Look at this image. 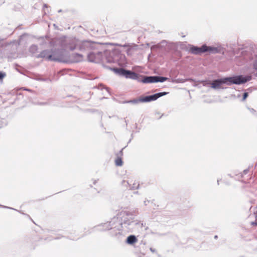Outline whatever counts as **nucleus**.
Returning <instances> with one entry per match:
<instances>
[{"label": "nucleus", "mask_w": 257, "mask_h": 257, "mask_svg": "<svg viewBox=\"0 0 257 257\" xmlns=\"http://www.w3.org/2000/svg\"><path fill=\"white\" fill-rule=\"evenodd\" d=\"M138 214L137 209L122 210L119 212L116 217H113L109 221L101 223L94 227L95 230H110L111 236L119 237L127 233L132 232L134 225L141 227L144 226L143 223L136 219Z\"/></svg>", "instance_id": "1"}, {"label": "nucleus", "mask_w": 257, "mask_h": 257, "mask_svg": "<svg viewBox=\"0 0 257 257\" xmlns=\"http://www.w3.org/2000/svg\"><path fill=\"white\" fill-rule=\"evenodd\" d=\"M250 79V76H243L242 75L218 79L214 80L211 82V88L214 89H223L221 86L223 84H227V85H230L231 84L239 85L249 81Z\"/></svg>", "instance_id": "2"}, {"label": "nucleus", "mask_w": 257, "mask_h": 257, "mask_svg": "<svg viewBox=\"0 0 257 257\" xmlns=\"http://www.w3.org/2000/svg\"><path fill=\"white\" fill-rule=\"evenodd\" d=\"M168 94V92H162L155 93L153 95H148L146 96H140L139 98L134 99L126 100L122 102V103H130L133 105H138L140 103H145L155 101L158 98L164 96Z\"/></svg>", "instance_id": "3"}, {"label": "nucleus", "mask_w": 257, "mask_h": 257, "mask_svg": "<svg viewBox=\"0 0 257 257\" xmlns=\"http://www.w3.org/2000/svg\"><path fill=\"white\" fill-rule=\"evenodd\" d=\"M115 71L120 76H123L126 78L135 80L139 82L140 75L134 72L123 68L116 69Z\"/></svg>", "instance_id": "4"}, {"label": "nucleus", "mask_w": 257, "mask_h": 257, "mask_svg": "<svg viewBox=\"0 0 257 257\" xmlns=\"http://www.w3.org/2000/svg\"><path fill=\"white\" fill-rule=\"evenodd\" d=\"M65 42H66V44H62V47L64 48H68L71 51L78 48L79 40L77 39L76 38L71 37L65 38Z\"/></svg>", "instance_id": "5"}, {"label": "nucleus", "mask_w": 257, "mask_h": 257, "mask_svg": "<svg viewBox=\"0 0 257 257\" xmlns=\"http://www.w3.org/2000/svg\"><path fill=\"white\" fill-rule=\"evenodd\" d=\"M205 52H209V54H224V48L221 45H217L216 46H208L204 44Z\"/></svg>", "instance_id": "6"}, {"label": "nucleus", "mask_w": 257, "mask_h": 257, "mask_svg": "<svg viewBox=\"0 0 257 257\" xmlns=\"http://www.w3.org/2000/svg\"><path fill=\"white\" fill-rule=\"evenodd\" d=\"M103 54L101 52H90L87 55L88 60L89 62L99 63L102 59Z\"/></svg>", "instance_id": "7"}, {"label": "nucleus", "mask_w": 257, "mask_h": 257, "mask_svg": "<svg viewBox=\"0 0 257 257\" xmlns=\"http://www.w3.org/2000/svg\"><path fill=\"white\" fill-rule=\"evenodd\" d=\"M62 60L61 52L59 49H51V55L49 56V60L61 61Z\"/></svg>", "instance_id": "8"}, {"label": "nucleus", "mask_w": 257, "mask_h": 257, "mask_svg": "<svg viewBox=\"0 0 257 257\" xmlns=\"http://www.w3.org/2000/svg\"><path fill=\"white\" fill-rule=\"evenodd\" d=\"M189 52L193 54L198 55L205 52L204 45L200 47L191 45L189 48Z\"/></svg>", "instance_id": "9"}, {"label": "nucleus", "mask_w": 257, "mask_h": 257, "mask_svg": "<svg viewBox=\"0 0 257 257\" xmlns=\"http://www.w3.org/2000/svg\"><path fill=\"white\" fill-rule=\"evenodd\" d=\"M92 43L88 41H81L79 40L78 49L80 51H85L91 48Z\"/></svg>", "instance_id": "10"}, {"label": "nucleus", "mask_w": 257, "mask_h": 257, "mask_svg": "<svg viewBox=\"0 0 257 257\" xmlns=\"http://www.w3.org/2000/svg\"><path fill=\"white\" fill-rule=\"evenodd\" d=\"M139 82L144 83H155V76H145L140 75Z\"/></svg>", "instance_id": "11"}, {"label": "nucleus", "mask_w": 257, "mask_h": 257, "mask_svg": "<svg viewBox=\"0 0 257 257\" xmlns=\"http://www.w3.org/2000/svg\"><path fill=\"white\" fill-rule=\"evenodd\" d=\"M250 60L252 61V67L253 68L257 71V51H254L251 54L249 57Z\"/></svg>", "instance_id": "12"}, {"label": "nucleus", "mask_w": 257, "mask_h": 257, "mask_svg": "<svg viewBox=\"0 0 257 257\" xmlns=\"http://www.w3.org/2000/svg\"><path fill=\"white\" fill-rule=\"evenodd\" d=\"M51 55V50H45L42 51L38 56L37 58H45L49 60V56Z\"/></svg>", "instance_id": "13"}, {"label": "nucleus", "mask_w": 257, "mask_h": 257, "mask_svg": "<svg viewBox=\"0 0 257 257\" xmlns=\"http://www.w3.org/2000/svg\"><path fill=\"white\" fill-rule=\"evenodd\" d=\"M137 241L138 239L136 236L134 235H131L127 237L125 242L128 244L132 245Z\"/></svg>", "instance_id": "14"}, {"label": "nucleus", "mask_w": 257, "mask_h": 257, "mask_svg": "<svg viewBox=\"0 0 257 257\" xmlns=\"http://www.w3.org/2000/svg\"><path fill=\"white\" fill-rule=\"evenodd\" d=\"M122 185L127 187H129L131 189H137L139 187V185L138 183H134L132 186L128 181L123 180L121 182Z\"/></svg>", "instance_id": "15"}, {"label": "nucleus", "mask_w": 257, "mask_h": 257, "mask_svg": "<svg viewBox=\"0 0 257 257\" xmlns=\"http://www.w3.org/2000/svg\"><path fill=\"white\" fill-rule=\"evenodd\" d=\"M168 78L165 77H162L159 76H155V83L156 82H163L167 80Z\"/></svg>", "instance_id": "16"}, {"label": "nucleus", "mask_w": 257, "mask_h": 257, "mask_svg": "<svg viewBox=\"0 0 257 257\" xmlns=\"http://www.w3.org/2000/svg\"><path fill=\"white\" fill-rule=\"evenodd\" d=\"M38 50V46L35 45H32L29 49L30 52L32 54H35Z\"/></svg>", "instance_id": "17"}, {"label": "nucleus", "mask_w": 257, "mask_h": 257, "mask_svg": "<svg viewBox=\"0 0 257 257\" xmlns=\"http://www.w3.org/2000/svg\"><path fill=\"white\" fill-rule=\"evenodd\" d=\"M123 162L122 159L120 157H117L116 159L115 160V164L117 166H121L122 165Z\"/></svg>", "instance_id": "18"}, {"label": "nucleus", "mask_w": 257, "mask_h": 257, "mask_svg": "<svg viewBox=\"0 0 257 257\" xmlns=\"http://www.w3.org/2000/svg\"><path fill=\"white\" fill-rule=\"evenodd\" d=\"M202 85L205 87H211V82L207 81H203L202 82Z\"/></svg>", "instance_id": "19"}, {"label": "nucleus", "mask_w": 257, "mask_h": 257, "mask_svg": "<svg viewBox=\"0 0 257 257\" xmlns=\"http://www.w3.org/2000/svg\"><path fill=\"white\" fill-rule=\"evenodd\" d=\"M6 125V123L4 119L0 118V128Z\"/></svg>", "instance_id": "20"}, {"label": "nucleus", "mask_w": 257, "mask_h": 257, "mask_svg": "<svg viewBox=\"0 0 257 257\" xmlns=\"http://www.w3.org/2000/svg\"><path fill=\"white\" fill-rule=\"evenodd\" d=\"M75 55L76 57H78V61H80L82 60V55L81 54L76 53Z\"/></svg>", "instance_id": "21"}, {"label": "nucleus", "mask_w": 257, "mask_h": 257, "mask_svg": "<svg viewBox=\"0 0 257 257\" xmlns=\"http://www.w3.org/2000/svg\"><path fill=\"white\" fill-rule=\"evenodd\" d=\"M248 96V92H244L243 94L242 100H244Z\"/></svg>", "instance_id": "22"}, {"label": "nucleus", "mask_w": 257, "mask_h": 257, "mask_svg": "<svg viewBox=\"0 0 257 257\" xmlns=\"http://www.w3.org/2000/svg\"><path fill=\"white\" fill-rule=\"evenodd\" d=\"M5 76L6 74L5 73L0 72V80L2 79Z\"/></svg>", "instance_id": "23"}, {"label": "nucleus", "mask_w": 257, "mask_h": 257, "mask_svg": "<svg viewBox=\"0 0 257 257\" xmlns=\"http://www.w3.org/2000/svg\"><path fill=\"white\" fill-rule=\"evenodd\" d=\"M251 224L252 225H257V215L256 216L255 221L254 222H251Z\"/></svg>", "instance_id": "24"}, {"label": "nucleus", "mask_w": 257, "mask_h": 257, "mask_svg": "<svg viewBox=\"0 0 257 257\" xmlns=\"http://www.w3.org/2000/svg\"><path fill=\"white\" fill-rule=\"evenodd\" d=\"M1 207H3V208H9V209H14V208H11V207H7L6 206H4V205H0Z\"/></svg>", "instance_id": "25"}, {"label": "nucleus", "mask_w": 257, "mask_h": 257, "mask_svg": "<svg viewBox=\"0 0 257 257\" xmlns=\"http://www.w3.org/2000/svg\"><path fill=\"white\" fill-rule=\"evenodd\" d=\"M150 201H149V200H145L144 201V204H145V205H146V206L147 205V204H148L147 203H150Z\"/></svg>", "instance_id": "26"}, {"label": "nucleus", "mask_w": 257, "mask_h": 257, "mask_svg": "<svg viewBox=\"0 0 257 257\" xmlns=\"http://www.w3.org/2000/svg\"><path fill=\"white\" fill-rule=\"evenodd\" d=\"M150 250L152 252H155L156 251V250L152 247H151L150 248Z\"/></svg>", "instance_id": "27"}, {"label": "nucleus", "mask_w": 257, "mask_h": 257, "mask_svg": "<svg viewBox=\"0 0 257 257\" xmlns=\"http://www.w3.org/2000/svg\"><path fill=\"white\" fill-rule=\"evenodd\" d=\"M248 171V170L247 169H246V170H244L243 171V173H244V174H247V173Z\"/></svg>", "instance_id": "28"}, {"label": "nucleus", "mask_w": 257, "mask_h": 257, "mask_svg": "<svg viewBox=\"0 0 257 257\" xmlns=\"http://www.w3.org/2000/svg\"><path fill=\"white\" fill-rule=\"evenodd\" d=\"M100 88L102 89L103 88H104V87H103V86L102 84H101L100 85Z\"/></svg>", "instance_id": "29"}, {"label": "nucleus", "mask_w": 257, "mask_h": 257, "mask_svg": "<svg viewBox=\"0 0 257 257\" xmlns=\"http://www.w3.org/2000/svg\"><path fill=\"white\" fill-rule=\"evenodd\" d=\"M130 50H131V49H128L127 50V53L128 54L129 53V52H130Z\"/></svg>", "instance_id": "30"}, {"label": "nucleus", "mask_w": 257, "mask_h": 257, "mask_svg": "<svg viewBox=\"0 0 257 257\" xmlns=\"http://www.w3.org/2000/svg\"><path fill=\"white\" fill-rule=\"evenodd\" d=\"M96 182H97V180H94V181H93V184H95L96 183Z\"/></svg>", "instance_id": "31"}, {"label": "nucleus", "mask_w": 257, "mask_h": 257, "mask_svg": "<svg viewBox=\"0 0 257 257\" xmlns=\"http://www.w3.org/2000/svg\"><path fill=\"white\" fill-rule=\"evenodd\" d=\"M122 46H123V47H127V45H123Z\"/></svg>", "instance_id": "32"}, {"label": "nucleus", "mask_w": 257, "mask_h": 257, "mask_svg": "<svg viewBox=\"0 0 257 257\" xmlns=\"http://www.w3.org/2000/svg\"><path fill=\"white\" fill-rule=\"evenodd\" d=\"M61 11H62V10H60L58 11V13H60Z\"/></svg>", "instance_id": "33"}, {"label": "nucleus", "mask_w": 257, "mask_h": 257, "mask_svg": "<svg viewBox=\"0 0 257 257\" xmlns=\"http://www.w3.org/2000/svg\"><path fill=\"white\" fill-rule=\"evenodd\" d=\"M214 238H217V235H215V236H214Z\"/></svg>", "instance_id": "34"}, {"label": "nucleus", "mask_w": 257, "mask_h": 257, "mask_svg": "<svg viewBox=\"0 0 257 257\" xmlns=\"http://www.w3.org/2000/svg\"><path fill=\"white\" fill-rule=\"evenodd\" d=\"M217 183L219 184V180H217Z\"/></svg>", "instance_id": "35"}, {"label": "nucleus", "mask_w": 257, "mask_h": 257, "mask_svg": "<svg viewBox=\"0 0 257 257\" xmlns=\"http://www.w3.org/2000/svg\"><path fill=\"white\" fill-rule=\"evenodd\" d=\"M25 90H29V89H25Z\"/></svg>", "instance_id": "36"}]
</instances>
